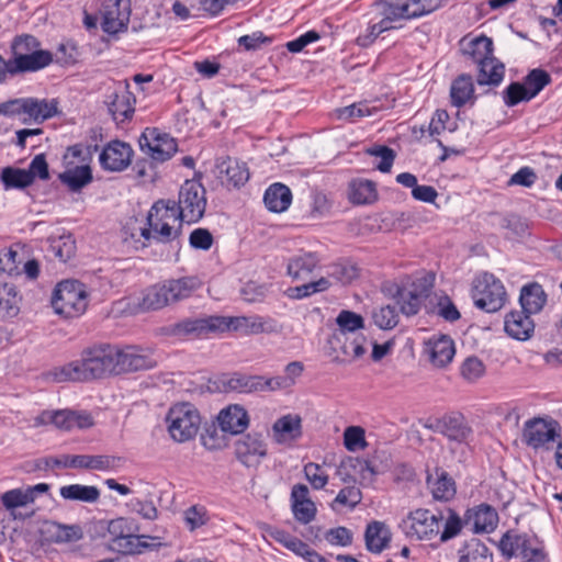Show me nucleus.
<instances>
[{"label":"nucleus","mask_w":562,"mask_h":562,"mask_svg":"<svg viewBox=\"0 0 562 562\" xmlns=\"http://www.w3.org/2000/svg\"><path fill=\"white\" fill-rule=\"evenodd\" d=\"M147 226L139 227V234L145 240L171 243L181 233L182 221L176 214V201L158 200L147 214Z\"/></svg>","instance_id":"1"},{"label":"nucleus","mask_w":562,"mask_h":562,"mask_svg":"<svg viewBox=\"0 0 562 562\" xmlns=\"http://www.w3.org/2000/svg\"><path fill=\"white\" fill-rule=\"evenodd\" d=\"M12 57L8 59L12 76L36 72L53 63V54L41 48V42L33 35H16L10 45Z\"/></svg>","instance_id":"2"},{"label":"nucleus","mask_w":562,"mask_h":562,"mask_svg":"<svg viewBox=\"0 0 562 562\" xmlns=\"http://www.w3.org/2000/svg\"><path fill=\"white\" fill-rule=\"evenodd\" d=\"M201 286L196 277L170 279L149 288L142 301L144 310H160L171 303L186 300Z\"/></svg>","instance_id":"3"},{"label":"nucleus","mask_w":562,"mask_h":562,"mask_svg":"<svg viewBox=\"0 0 562 562\" xmlns=\"http://www.w3.org/2000/svg\"><path fill=\"white\" fill-rule=\"evenodd\" d=\"M158 364L151 349L137 346L108 345V374H124L139 370H149Z\"/></svg>","instance_id":"4"},{"label":"nucleus","mask_w":562,"mask_h":562,"mask_svg":"<svg viewBox=\"0 0 562 562\" xmlns=\"http://www.w3.org/2000/svg\"><path fill=\"white\" fill-rule=\"evenodd\" d=\"M52 305L57 314L67 318L80 316L88 305L83 284L77 280L59 282L53 293Z\"/></svg>","instance_id":"5"},{"label":"nucleus","mask_w":562,"mask_h":562,"mask_svg":"<svg viewBox=\"0 0 562 562\" xmlns=\"http://www.w3.org/2000/svg\"><path fill=\"white\" fill-rule=\"evenodd\" d=\"M166 422L171 438L177 442H186L196 436L201 417L193 405L180 403L169 409Z\"/></svg>","instance_id":"6"},{"label":"nucleus","mask_w":562,"mask_h":562,"mask_svg":"<svg viewBox=\"0 0 562 562\" xmlns=\"http://www.w3.org/2000/svg\"><path fill=\"white\" fill-rule=\"evenodd\" d=\"M472 299L477 308L494 313L503 307L506 291L501 280L492 273L483 272L473 281Z\"/></svg>","instance_id":"7"},{"label":"nucleus","mask_w":562,"mask_h":562,"mask_svg":"<svg viewBox=\"0 0 562 562\" xmlns=\"http://www.w3.org/2000/svg\"><path fill=\"white\" fill-rule=\"evenodd\" d=\"M204 187L195 180H187L179 190L176 214L182 222L196 223L205 212Z\"/></svg>","instance_id":"8"},{"label":"nucleus","mask_w":562,"mask_h":562,"mask_svg":"<svg viewBox=\"0 0 562 562\" xmlns=\"http://www.w3.org/2000/svg\"><path fill=\"white\" fill-rule=\"evenodd\" d=\"M136 528L132 521L120 517L108 522V549L123 554L140 553L146 543L135 533Z\"/></svg>","instance_id":"9"},{"label":"nucleus","mask_w":562,"mask_h":562,"mask_svg":"<svg viewBox=\"0 0 562 562\" xmlns=\"http://www.w3.org/2000/svg\"><path fill=\"white\" fill-rule=\"evenodd\" d=\"M441 517L436 516L428 509L418 508L411 512L400 524L406 537L416 540H430L439 532Z\"/></svg>","instance_id":"10"},{"label":"nucleus","mask_w":562,"mask_h":562,"mask_svg":"<svg viewBox=\"0 0 562 562\" xmlns=\"http://www.w3.org/2000/svg\"><path fill=\"white\" fill-rule=\"evenodd\" d=\"M560 436V424L551 417H533L525 423L522 429L524 442L533 449L547 447Z\"/></svg>","instance_id":"11"},{"label":"nucleus","mask_w":562,"mask_h":562,"mask_svg":"<svg viewBox=\"0 0 562 562\" xmlns=\"http://www.w3.org/2000/svg\"><path fill=\"white\" fill-rule=\"evenodd\" d=\"M140 150L156 162L169 160L178 150L176 139L156 127H147L139 137Z\"/></svg>","instance_id":"12"},{"label":"nucleus","mask_w":562,"mask_h":562,"mask_svg":"<svg viewBox=\"0 0 562 562\" xmlns=\"http://www.w3.org/2000/svg\"><path fill=\"white\" fill-rule=\"evenodd\" d=\"M218 321H221L218 329L221 333L232 329L235 331H241L245 335H258L273 334L281 330V326L278 322L269 316H218Z\"/></svg>","instance_id":"13"},{"label":"nucleus","mask_w":562,"mask_h":562,"mask_svg":"<svg viewBox=\"0 0 562 562\" xmlns=\"http://www.w3.org/2000/svg\"><path fill=\"white\" fill-rule=\"evenodd\" d=\"M130 85L126 80L116 81L113 85L111 103L108 104V112L117 128H125V123H130L134 114L135 98L128 90Z\"/></svg>","instance_id":"14"},{"label":"nucleus","mask_w":562,"mask_h":562,"mask_svg":"<svg viewBox=\"0 0 562 562\" xmlns=\"http://www.w3.org/2000/svg\"><path fill=\"white\" fill-rule=\"evenodd\" d=\"M236 459L247 468L257 467L268 453V445L260 432H248L234 442Z\"/></svg>","instance_id":"15"},{"label":"nucleus","mask_w":562,"mask_h":562,"mask_svg":"<svg viewBox=\"0 0 562 562\" xmlns=\"http://www.w3.org/2000/svg\"><path fill=\"white\" fill-rule=\"evenodd\" d=\"M54 425L58 429H83L92 425L91 417L87 414L76 413L70 409L43 411L34 418V427Z\"/></svg>","instance_id":"16"},{"label":"nucleus","mask_w":562,"mask_h":562,"mask_svg":"<svg viewBox=\"0 0 562 562\" xmlns=\"http://www.w3.org/2000/svg\"><path fill=\"white\" fill-rule=\"evenodd\" d=\"M221 321L218 316H209L202 318H186L176 324H170L162 328V333L170 337L184 339L188 337H201L209 333H217Z\"/></svg>","instance_id":"17"},{"label":"nucleus","mask_w":562,"mask_h":562,"mask_svg":"<svg viewBox=\"0 0 562 562\" xmlns=\"http://www.w3.org/2000/svg\"><path fill=\"white\" fill-rule=\"evenodd\" d=\"M329 342L336 352L333 358L336 363H350L361 358L367 351V338L363 335L335 333Z\"/></svg>","instance_id":"18"},{"label":"nucleus","mask_w":562,"mask_h":562,"mask_svg":"<svg viewBox=\"0 0 562 562\" xmlns=\"http://www.w3.org/2000/svg\"><path fill=\"white\" fill-rule=\"evenodd\" d=\"M461 53L469 57L477 66L482 65V81H485V68L492 66V56L494 52L493 41L486 35L476 37L464 36L459 42Z\"/></svg>","instance_id":"19"},{"label":"nucleus","mask_w":562,"mask_h":562,"mask_svg":"<svg viewBox=\"0 0 562 562\" xmlns=\"http://www.w3.org/2000/svg\"><path fill=\"white\" fill-rule=\"evenodd\" d=\"M302 434V419L299 415H284L272 425V439L278 445L291 447Z\"/></svg>","instance_id":"20"},{"label":"nucleus","mask_w":562,"mask_h":562,"mask_svg":"<svg viewBox=\"0 0 562 562\" xmlns=\"http://www.w3.org/2000/svg\"><path fill=\"white\" fill-rule=\"evenodd\" d=\"M432 429L457 442H465L472 435V427L461 414L443 416L436 422Z\"/></svg>","instance_id":"21"},{"label":"nucleus","mask_w":562,"mask_h":562,"mask_svg":"<svg viewBox=\"0 0 562 562\" xmlns=\"http://www.w3.org/2000/svg\"><path fill=\"white\" fill-rule=\"evenodd\" d=\"M48 491L49 485L47 483H38L25 488H13L1 495V503L8 512L13 513L19 507H25L34 503L38 494H44Z\"/></svg>","instance_id":"22"},{"label":"nucleus","mask_w":562,"mask_h":562,"mask_svg":"<svg viewBox=\"0 0 562 562\" xmlns=\"http://www.w3.org/2000/svg\"><path fill=\"white\" fill-rule=\"evenodd\" d=\"M308 494V488L304 484H295L291 491V508L294 518L303 525L314 520L317 512L316 505Z\"/></svg>","instance_id":"23"},{"label":"nucleus","mask_w":562,"mask_h":562,"mask_svg":"<svg viewBox=\"0 0 562 562\" xmlns=\"http://www.w3.org/2000/svg\"><path fill=\"white\" fill-rule=\"evenodd\" d=\"M498 524V514L488 504H480L469 509L465 515V525H471L474 533H490Z\"/></svg>","instance_id":"24"},{"label":"nucleus","mask_w":562,"mask_h":562,"mask_svg":"<svg viewBox=\"0 0 562 562\" xmlns=\"http://www.w3.org/2000/svg\"><path fill=\"white\" fill-rule=\"evenodd\" d=\"M217 422L222 431L238 435L248 427L249 416L243 406L232 404L218 413Z\"/></svg>","instance_id":"25"},{"label":"nucleus","mask_w":562,"mask_h":562,"mask_svg":"<svg viewBox=\"0 0 562 562\" xmlns=\"http://www.w3.org/2000/svg\"><path fill=\"white\" fill-rule=\"evenodd\" d=\"M217 177L222 183L239 188L244 186L249 179L248 168L244 162L227 157L217 164Z\"/></svg>","instance_id":"26"},{"label":"nucleus","mask_w":562,"mask_h":562,"mask_svg":"<svg viewBox=\"0 0 562 562\" xmlns=\"http://www.w3.org/2000/svg\"><path fill=\"white\" fill-rule=\"evenodd\" d=\"M108 36L126 32L131 16V0H109Z\"/></svg>","instance_id":"27"},{"label":"nucleus","mask_w":562,"mask_h":562,"mask_svg":"<svg viewBox=\"0 0 562 562\" xmlns=\"http://www.w3.org/2000/svg\"><path fill=\"white\" fill-rule=\"evenodd\" d=\"M530 315L522 310L508 313L504 323L507 335L521 341L529 339L535 330V323Z\"/></svg>","instance_id":"28"},{"label":"nucleus","mask_w":562,"mask_h":562,"mask_svg":"<svg viewBox=\"0 0 562 562\" xmlns=\"http://www.w3.org/2000/svg\"><path fill=\"white\" fill-rule=\"evenodd\" d=\"M453 340L448 336L430 338L426 344V353L430 362L436 367H445L454 356Z\"/></svg>","instance_id":"29"},{"label":"nucleus","mask_w":562,"mask_h":562,"mask_svg":"<svg viewBox=\"0 0 562 562\" xmlns=\"http://www.w3.org/2000/svg\"><path fill=\"white\" fill-rule=\"evenodd\" d=\"M133 155L128 143L119 139L108 142V171H123L131 165Z\"/></svg>","instance_id":"30"},{"label":"nucleus","mask_w":562,"mask_h":562,"mask_svg":"<svg viewBox=\"0 0 562 562\" xmlns=\"http://www.w3.org/2000/svg\"><path fill=\"white\" fill-rule=\"evenodd\" d=\"M391 539V530L383 521L374 520L366 528V548L372 553H381L389 547Z\"/></svg>","instance_id":"31"},{"label":"nucleus","mask_w":562,"mask_h":562,"mask_svg":"<svg viewBox=\"0 0 562 562\" xmlns=\"http://www.w3.org/2000/svg\"><path fill=\"white\" fill-rule=\"evenodd\" d=\"M85 367L86 366L82 359L75 360L65 366L54 368L49 372V376L57 383L92 381L89 372Z\"/></svg>","instance_id":"32"},{"label":"nucleus","mask_w":562,"mask_h":562,"mask_svg":"<svg viewBox=\"0 0 562 562\" xmlns=\"http://www.w3.org/2000/svg\"><path fill=\"white\" fill-rule=\"evenodd\" d=\"M263 202L269 211L282 213L292 202V192L285 184L273 183L266 190Z\"/></svg>","instance_id":"33"},{"label":"nucleus","mask_w":562,"mask_h":562,"mask_svg":"<svg viewBox=\"0 0 562 562\" xmlns=\"http://www.w3.org/2000/svg\"><path fill=\"white\" fill-rule=\"evenodd\" d=\"M519 301L522 311L528 314H537L543 308L547 294L540 284L530 283L521 289Z\"/></svg>","instance_id":"34"},{"label":"nucleus","mask_w":562,"mask_h":562,"mask_svg":"<svg viewBox=\"0 0 562 562\" xmlns=\"http://www.w3.org/2000/svg\"><path fill=\"white\" fill-rule=\"evenodd\" d=\"M21 295L15 285L0 282V318H13L20 312Z\"/></svg>","instance_id":"35"},{"label":"nucleus","mask_w":562,"mask_h":562,"mask_svg":"<svg viewBox=\"0 0 562 562\" xmlns=\"http://www.w3.org/2000/svg\"><path fill=\"white\" fill-rule=\"evenodd\" d=\"M81 359L92 380L102 378L105 372V347L103 345L85 349Z\"/></svg>","instance_id":"36"},{"label":"nucleus","mask_w":562,"mask_h":562,"mask_svg":"<svg viewBox=\"0 0 562 562\" xmlns=\"http://www.w3.org/2000/svg\"><path fill=\"white\" fill-rule=\"evenodd\" d=\"M348 198L353 204H369L376 199L375 183L366 179H355L348 186Z\"/></svg>","instance_id":"37"},{"label":"nucleus","mask_w":562,"mask_h":562,"mask_svg":"<svg viewBox=\"0 0 562 562\" xmlns=\"http://www.w3.org/2000/svg\"><path fill=\"white\" fill-rule=\"evenodd\" d=\"M59 494L64 499L77 501L83 503H94L99 499L100 490L92 485L70 484L59 488Z\"/></svg>","instance_id":"38"},{"label":"nucleus","mask_w":562,"mask_h":562,"mask_svg":"<svg viewBox=\"0 0 562 562\" xmlns=\"http://www.w3.org/2000/svg\"><path fill=\"white\" fill-rule=\"evenodd\" d=\"M318 265L317 257L312 254H303L291 258L288 262V273L293 279H304Z\"/></svg>","instance_id":"39"},{"label":"nucleus","mask_w":562,"mask_h":562,"mask_svg":"<svg viewBox=\"0 0 562 562\" xmlns=\"http://www.w3.org/2000/svg\"><path fill=\"white\" fill-rule=\"evenodd\" d=\"M474 93V87L470 75L459 76L451 85L450 97L452 105L463 106Z\"/></svg>","instance_id":"40"},{"label":"nucleus","mask_w":562,"mask_h":562,"mask_svg":"<svg viewBox=\"0 0 562 562\" xmlns=\"http://www.w3.org/2000/svg\"><path fill=\"white\" fill-rule=\"evenodd\" d=\"M59 178L70 190L78 191L92 180V173L88 165H81L66 169Z\"/></svg>","instance_id":"41"},{"label":"nucleus","mask_w":562,"mask_h":562,"mask_svg":"<svg viewBox=\"0 0 562 562\" xmlns=\"http://www.w3.org/2000/svg\"><path fill=\"white\" fill-rule=\"evenodd\" d=\"M57 113L56 100L26 98V115L34 121H44Z\"/></svg>","instance_id":"42"},{"label":"nucleus","mask_w":562,"mask_h":562,"mask_svg":"<svg viewBox=\"0 0 562 562\" xmlns=\"http://www.w3.org/2000/svg\"><path fill=\"white\" fill-rule=\"evenodd\" d=\"M331 281L328 278H319L316 281L307 282L302 285L289 288L285 295L291 300H302L315 293H321L328 290Z\"/></svg>","instance_id":"43"},{"label":"nucleus","mask_w":562,"mask_h":562,"mask_svg":"<svg viewBox=\"0 0 562 562\" xmlns=\"http://www.w3.org/2000/svg\"><path fill=\"white\" fill-rule=\"evenodd\" d=\"M1 181L7 190L13 188L24 189L32 184L31 175L26 172V169L14 167H5L2 169Z\"/></svg>","instance_id":"44"},{"label":"nucleus","mask_w":562,"mask_h":562,"mask_svg":"<svg viewBox=\"0 0 562 562\" xmlns=\"http://www.w3.org/2000/svg\"><path fill=\"white\" fill-rule=\"evenodd\" d=\"M350 470H359L361 472L368 470L372 474L375 473L368 461L352 458H349L346 461H341L336 470V475L340 479L342 483L348 485H355L356 482V479Z\"/></svg>","instance_id":"45"},{"label":"nucleus","mask_w":562,"mask_h":562,"mask_svg":"<svg viewBox=\"0 0 562 562\" xmlns=\"http://www.w3.org/2000/svg\"><path fill=\"white\" fill-rule=\"evenodd\" d=\"M395 297L401 312L406 316L416 315L424 301L415 292H411L407 286L400 288Z\"/></svg>","instance_id":"46"},{"label":"nucleus","mask_w":562,"mask_h":562,"mask_svg":"<svg viewBox=\"0 0 562 562\" xmlns=\"http://www.w3.org/2000/svg\"><path fill=\"white\" fill-rule=\"evenodd\" d=\"M359 274L357 266L349 261H341L329 267L328 279L341 284L351 283Z\"/></svg>","instance_id":"47"},{"label":"nucleus","mask_w":562,"mask_h":562,"mask_svg":"<svg viewBox=\"0 0 562 562\" xmlns=\"http://www.w3.org/2000/svg\"><path fill=\"white\" fill-rule=\"evenodd\" d=\"M336 323L338 325L336 333H344L346 335H359L357 330L364 326V321L361 315L347 310L338 314Z\"/></svg>","instance_id":"48"},{"label":"nucleus","mask_w":562,"mask_h":562,"mask_svg":"<svg viewBox=\"0 0 562 562\" xmlns=\"http://www.w3.org/2000/svg\"><path fill=\"white\" fill-rule=\"evenodd\" d=\"M551 82V76L543 69H532L524 78V86L533 99L544 87Z\"/></svg>","instance_id":"49"},{"label":"nucleus","mask_w":562,"mask_h":562,"mask_svg":"<svg viewBox=\"0 0 562 562\" xmlns=\"http://www.w3.org/2000/svg\"><path fill=\"white\" fill-rule=\"evenodd\" d=\"M428 485L430 486L431 493L436 499L448 501L456 494L454 482L445 472H442L435 481H431L430 477H428Z\"/></svg>","instance_id":"50"},{"label":"nucleus","mask_w":562,"mask_h":562,"mask_svg":"<svg viewBox=\"0 0 562 562\" xmlns=\"http://www.w3.org/2000/svg\"><path fill=\"white\" fill-rule=\"evenodd\" d=\"M257 375H247L243 373H234L224 381L225 386L229 391L240 393L257 392Z\"/></svg>","instance_id":"51"},{"label":"nucleus","mask_w":562,"mask_h":562,"mask_svg":"<svg viewBox=\"0 0 562 562\" xmlns=\"http://www.w3.org/2000/svg\"><path fill=\"white\" fill-rule=\"evenodd\" d=\"M133 494V490L123 483H119L114 479H108V503L114 507H126L128 504L124 502Z\"/></svg>","instance_id":"52"},{"label":"nucleus","mask_w":562,"mask_h":562,"mask_svg":"<svg viewBox=\"0 0 562 562\" xmlns=\"http://www.w3.org/2000/svg\"><path fill=\"white\" fill-rule=\"evenodd\" d=\"M492 60L493 63L491 64L492 66H487L485 68V81H482V75H483V71H482V65H479V74H477V78H476V81H477V85L480 86H498L502 81H503V78H504V74H505V66L503 63H501L496 57L492 56Z\"/></svg>","instance_id":"53"},{"label":"nucleus","mask_w":562,"mask_h":562,"mask_svg":"<svg viewBox=\"0 0 562 562\" xmlns=\"http://www.w3.org/2000/svg\"><path fill=\"white\" fill-rule=\"evenodd\" d=\"M435 311L439 317L450 323L457 322L461 317L456 304L446 294L436 295Z\"/></svg>","instance_id":"54"},{"label":"nucleus","mask_w":562,"mask_h":562,"mask_svg":"<svg viewBox=\"0 0 562 562\" xmlns=\"http://www.w3.org/2000/svg\"><path fill=\"white\" fill-rule=\"evenodd\" d=\"M504 103L512 108L520 102H528L531 100L529 92L526 90V86L522 82H512L503 91Z\"/></svg>","instance_id":"55"},{"label":"nucleus","mask_w":562,"mask_h":562,"mask_svg":"<svg viewBox=\"0 0 562 562\" xmlns=\"http://www.w3.org/2000/svg\"><path fill=\"white\" fill-rule=\"evenodd\" d=\"M50 250L53 255L56 258H58L61 262H67L75 255V240L71 238L70 235L60 236L58 239H54L52 241Z\"/></svg>","instance_id":"56"},{"label":"nucleus","mask_w":562,"mask_h":562,"mask_svg":"<svg viewBox=\"0 0 562 562\" xmlns=\"http://www.w3.org/2000/svg\"><path fill=\"white\" fill-rule=\"evenodd\" d=\"M371 114L372 109L367 102H358L336 110V115L339 120L351 122Z\"/></svg>","instance_id":"57"},{"label":"nucleus","mask_w":562,"mask_h":562,"mask_svg":"<svg viewBox=\"0 0 562 562\" xmlns=\"http://www.w3.org/2000/svg\"><path fill=\"white\" fill-rule=\"evenodd\" d=\"M373 321L381 329H392L398 323V314L394 306H382L373 313Z\"/></svg>","instance_id":"58"},{"label":"nucleus","mask_w":562,"mask_h":562,"mask_svg":"<svg viewBox=\"0 0 562 562\" xmlns=\"http://www.w3.org/2000/svg\"><path fill=\"white\" fill-rule=\"evenodd\" d=\"M104 467L103 456L71 454V469L103 470Z\"/></svg>","instance_id":"59"},{"label":"nucleus","mask_w":562,"mask_h":562,"mask_svg":"<svg viewBox=\"0 0 562 562\" xmlns=\"http://www.w3.org/2000/svg\"><path fill=\"white\" fill-rule=\"evenodd\" d=\"M361 499L362 494L360 488L356 485H348L339 491L331 504V507L334 508V505L338 504L340 506L355 508L361 502Z\"/></svg>","instance_id":"60"},{"label":"nucleus","mask_w":562,"mask_h":562,"mask_svg":"<svg viewBox=\"0 0 562 562\" xmlns=\"http://www.w3.org/2000/svg\"><path fill=\"white\" fill-rule=\"evenodd\" d=\"M411 19L429 14L441 7V0H406Z\"/></svg>","instance_id":"61"},{"label":"nucleus","mask_w":562,"mask_h":562,"mask_svg":"<svg viewBox=\"0 0 562 562\" xmlns=\"http://www.w3.org/2000/svg\"><path fill=\"white\" fill-rule=\"evenodd\" d=\"M344 445L347 450L356 451L367 446L364 430L359 426H350L345 429Z\"/></svg>","instance_id":"62"},{"label":"nucleus","mask_w":562,"mask_h":562,"mask_svg":"<svg viewBox=\"0 0 562 562\" xmlns=\"http://www.w3.org/2000/svg\"><path fill=\"white\" fill-rule=\"evenodd\" d=\"M304 474L306 480L311 483L313 488L322 490L328 483V475L324 472L322 467L314 462H308L304 465Z\"/></svg>","instance_id":"63"},{"label":"nucleus","mask_w":562,"mask_h":562,"mask_svg":"<svg viewBox=\"0 0 562 562\" xmlns=\"http://www.w3.org/2000/svg\"><path fill=\"white\" fill-rule=\"evenodd\" d=\"M382 15L387 16L394 23L401 20H409V10L406 0H397L395 2H385L383 4Z\"/></svg>","instance_id":"64"}]
</instances>
